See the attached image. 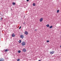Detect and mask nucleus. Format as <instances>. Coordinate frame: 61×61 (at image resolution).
I'll return each mask as SVG.
<instances>
[{
	"instance_id": "obj_7",
	"label": "nucleus",
	"mask_w": 61,
	"mask_h": 61,
	"mask_svg": "<svg viewBox=\"0 0 61 61\" xmlns=\"http://www.w3.org/2000/svg\"><path fill=\"white\" fill-rule=\"evenodd\" d=\"M15 36V35L14 33H13L12 35V37H14Z\"/></svg>"
},
{
	"instance_id": "obj_20",
	"label": "nucleus",
	"mask_w": 61,
	"mask_h": 61,
	"mask_svg": "<svg viewBox=\"0 0 61 61\" xmlns=\"http://www.w3.org/2000/svg\"><path fill=\"white\" fill-rule=\"evenodd\" d=\"M26 1L27 2H28V1H29V0H27Z\"/></svg>"
},
{
	"instance_id": "obj_18",
	"label": "nucleus",
	"mask_w": 61,
	"mask_h": 61,
	"mask_svg": "<svg viewBox=\"0 0 61 61\" xmlns=\"http://www.w3.org/2000/svg\"><path fill=\"white\" fill-rule=\"evenodd\" d=\"M46 42H48H48H49V40H47V41Z\"/></svg>"
},
{
	"instance_id": "obj_11",
	"label": "nucleus",
	"mask_w": 61,
	"mask_h": 61,
	"mask_svg": "<svg viewBox=\"0 0 61 61\" xmlns=\"http://www.w3.org/2000/svg\"><path fill=\"white\" fill-rule=\"evenodd\" d=\"M12 4L13 5H15V2H13Z\"/></svg>"
},
{
	"instance_id": "obj_16",
	"label": "nucleus",
	"mask_w": 61,
	"mask_h": 61,
	"mask_svg": "<svg viewBox=\"0 0 61 61\" xmlns=\"http://www.w3.org/2000/svg\"><path fill=\"white\" fill-rule=\"evenodd\" d=\"M33 6H35V5H35V4L34 3L33 4Z\"/></svg>"
},
{
	"instance_id": "obj_4",
	"label": "nucleus",
	"mask_w": 61,
	"mask_h": 61,
	"mask_svg": "<svg viewBox=\"0 0 61 61\" xmlns=\"http://www.w3.org/2000/svg\"><path fill=\"white\" fill-rule=\"evenodd\" d=\"M28 34V32L27 31H25V35H27Z\"/></svg>"
},
{
	"instance_id": "obj_3",
	"label": "nucleus",
	"mask_w": 61,
	"mask_h": 61,
	"mask_svg": "<svg viewBox=\"0 0 61 61\" xmlns=\"http://www.w3.org/2000/svg\"><path fill=\"white\" fill-rule=\"evenodd\" d=\"M54 53H55V51H54L50 52V53L51 54H54Z\"/></svg>"
},
{
	"instance_id": "obj_5",
	"label": "nucleus",
	"mask_w": 61,
	"mask_h": 61,
	"mask_svg": "<svg viewBox=\"0 0 61 61\" xmlns=\"http://www.w3.org/2000/svg\"><path fill=\"white\" fill-rule=\"evenodd\" d=\"M43 18H41L40 19V22H42V21H43Z\"/></svg>"
},
{
	"instance_id": "obj_10",
	"label": "nucleus",
	"mask_w": 61,
	"mask_h": 61,
	"mask_svg": "<svg viewBox=\"0 0 61 61\" xmlns=\"http://www.w3.org/2000/svg\"><path fill=\"white\" fill-rule=\"evenodd\" d=\"M46 26L47 27H49V24H48L47 25H46Z\"/></svg>"
},
{
	"instance_id": "obj_22",
	"label": "nucleus",
	"mask_w": 61,
	"mask_h": 61,
	"mask_svg": "<svg viewBox=\"0 0 61 61\" xmlns=\"http://www.w3.org/2000/svg\"><path fill=\"white\" fill-rule=\"evenodd\" d=\"M36 30H37L36 29L35 30V31H36Z\"/></svg>"
},
{
	"instance_id": "obj_13",
	"label": "nucleus",
	"mask_w": 61,
	"mask_h": 61,
	"mask_svg": "<svg viewBox=\"0 0 61 61\" xmlns=\"http://www.w3.org/2000/svg\"><path fill=\"white\" fill-rule=\"evenodd\" d=\"M21 40H20V41H19V43H21Z\"/></svg>"
},
{
	"instance_id": "obj_1",
	"label": "nucleus",
	"mask_w": 61,
	"mask_h": 61,
	"mask_svg": "<svg viewBox=\"0 0 61 61\" xmlns=\"http://www.w3.org/2000/svg\"><path fill=\"white\" fill-rule=\"evenodd\" d=\"M21 44L22 45V46H25V42H22V43Z\"/></svg>"
},
{
	"instance_id": "obj_17",
	"label": "nucleus",
	"mask_w": 61,
	"mask_h": 61,
	"mask_svg": "<svg viewBox=\"0 0 61 61\" xmlns=\"http://www.w3.org/2000/svg\"><path fill=\"white\" fill-rule=\"evenodd\" d=\"M17 61H20V59H18L17 60Z\"/></svg>"
},
{
	"instance_id": "obj_6",
	"label": "nucleus",
	"mask_w": 61,
	"mask_h": 61,
	"mask_svg": "<svg viewBox=\"0 0 61 61\" xmlns=\"http://www.w3.org/2000/svg\"><path fill=\"white\" fill-rule=\"evenodd\" d=\"M4 61V59L2 58H0V61Z\"/></svg>"
},
{
	"instance_id": "obj_19",
	"label": "nucleus",
	"mask_w": 61,
	"mask_h": 61,
	"mask_svg": "<svg viewBox=\"0 0 61 61\" xmlns=\"http://www.w3.org/2000/svg\"><path fill=\"white\" fill-rule=\"evenodd\" d=\"M21 28V26H20L19 28V29H20V28Z\"/></svg>"
},
{
	"instance_id": "obj_14",
	"label": "nucleus",
	"mask_w": 61,
	"mask_h": 61,
	"mask_svg": "<svg viewBox=\"0 0 61 61\" xmlns=\"http://www.w3.org/2000/svg\"><path fill=\"white\" fill-rule=\"evenodd\" d=\"M59 12V10H58L57 11V13H58Z\"/></svg>"
},
{
	"instance_id": "obj_8",
	"label": "nucleus",
	"mask_w": 61,
	"mask_h": 61,
	"mask_svg": "<svg viewBox=\"0 0 61 61\" xmlns=\"http://www.w3.org/2000/svg\"><path fill=\"white\" fill-rule=\"evenodd\" d=\"M20 37L21 38H24V36L22 35H20Z\"/></svg>"
},
{
	"instance_id": "obj_12",
	"label": "nucleus",
	"mask_w": 61,
	"mask_h": 61,
	"mask_svg": "<svg viewBox=\"0 0 61 61\" xmlns=\"http://www.w3.org/2000/svg\"><path fill=\"white\" fill-rule=\"evenodd\" d=\"M52 27H53V26H51L50 27V28H52Z\"/></svg>"
},
{
	"instance_id": "obj_9",
	"label": "nucleus",
	"mask_w": 61,
	"mask_h": 61,
	"mask_svg": "<svg viewBox=\"0 0 61 61\" xmlns=\"http://www.w3.org/2000/svg\"><path fill=\"white\" fill-rule=\"evenodd\" d=\"M7 51H9V50H5V51H4L5 52H7Z\"/></svg>"
},
{
	"instance_id": "obj_21",
	"label": "nucleus",
	"mask_w": 61,
	"mask_h": 61,
	"mask_svg": "<svg viewBox=\"0 0 61 61\" xmlns=\"http://www.w3.org/2000/svg\"><path fill=\"white\" fill-rule=\"evenodd\" d=\"M1 20H2V19H3V18H1Z\"/></svg>"
},
{
	"instance_id": "obj_2",
	"label": "nucleus",
	"mask_w": 61,
	"mask_h": 61,
	"mask_svg": "<svg viewBox=\"0 0 61 61\" xmlns=\"http://www.w3.org/2000/svg\"><path fill=\"white\" fill-rule=\"evenodd\" d=\"M22 51H23V52H26V49H25V48H24L22 50Z\"/></svg>"
},
{
	"instance_id": "obj_25",
	"label": "nucleus",
	"mask_w": 61,
	"mask_h": 61,
	"mask_svg": "<svg viewBox=\"0 0 61 61\" xmlns=\"http://www.w3.org/2000/svg\"><path fill=\"white\" fill-rule=\"evenodd\" d=\"M0 20H1L0 19Z\"/></svg>"
},
{
	"instance_id": "obj_23",
	"label": "nucleus",
	"mask_w": 61,
	"mask_h": 61,
	"mask_svg": "<svg viewBox=\"0 0 61 61\" xmlns=\"http://www.w3.org/2000/svg\"><path fill=\"white\" fill-rule=\"evenodd\" d=\"M38 61H41V60H39Z\"/></svg>"
},
{
	"instance_id": "obj_24",
	"label": "nucleus",
	"mask_w": 61,
	"mask_h": 61,
	"mask_svg": "<svg viewBox=\"0 0 61 61\" xmlns=\"http://www.w3.org/2000/svg\"><path fill=\"white\" fill-rule=\"evenodd\" d=\"M60 47H61V46H60Z\"/></svg>"
},
{
	"instance_id": "obj_15",
	"label": "nucleus",
	"mask_w": 61,
	"mask_h": 61,
	"mask_svg": "<svg viewBox=\"0 0 61 61\" xmlns=\"http://www.w3.org/2000/svg\"><path fill=\"white\" fill-rule=\"evenodd\" d=\"M18 52L19 53H21V51H18Z\"/></svg>"
}]
</instances>
